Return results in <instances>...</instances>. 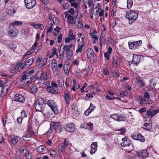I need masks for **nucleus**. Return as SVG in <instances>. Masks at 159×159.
Listing matches in <instances>:
<instances>
[{
    "mask_svg": "<svg viewBox=\"0 0 159 159\" xmlns=\"http://www.w3.org/2000/svg\"><path fill=\"white\" fill-rule=\"evenodd\" d=\"M138 14L134 11L129 10L126 12V17L129 20V23L131 24L138 18Z\"/></svg>",
    "mask_w": 159,
    "mask_h": 159,
    "instance_id": "obj_1",
    "label": "nucleus"
},
{
    "mask_svg": "<svg viewBox=\"0 0 159 159\" xmlns=\"http://www.w3.org/2000/svg\"><path fill=\"white\" fill-rule=\"evenodd\" d=\"M45 106L44 100L42 98H38L35 102V108L37 111L42 112Z\"/></svg>",
    "mask_w": 159,
    "mask_h": 159,
    "instance_id": "obj_2",
    "label": "nucleus"
},
{
    "mask_svg": "<svg viewBox=\"0 0 159 159\" xmlns=\"http://www.w3.org/2000/svg\"><path fill=\"white\" fill-rule=\"evenodd\" d=\"M33 77L32 75L28 74L26 72L23 73V74L22 75L20 81L22 82L26 81V84H28L31 82V80H33Z\"/></svg>",
    "mask_w": 159,
    "mask_h": 159,
    "instance_id": "obj_3",
    "label": "nucleus"
},
{
    "mask_svg": "<svg viewBox=\"0 0 159 159\" xmlns=\"http://www.w3.org/2000/svg\"><path fill=\"white\" fill-rule=\"evenodd\" d=\"M20 151L27 159H31L32 158V154L29 152L25 146H21L20 148Z\"/></svg>",
    "mask_w": 159,
    "mask_h": 159,
    "instance_id": "obj_4",
    "label": "nucleus"
},
{
    "mask_svg": "<svg viewBox=\"0 0 159 159\" xmlns=\"http://www.w3.org/2000/svg\"><path fill=\"white\" fill-rule=\"evenodd\" d=\"M24 2L26 7L28 9L33 8L36 3V0H24Z\"/></svg>",
    "mask_w": 159,
    "mask_h": 159,
    "instance_id": "obj_5",
    "label": "nucleus"
},
{
    "mask_svg": "<svg viewBox=\"0 0 159 159\" xmlns=\"http://www.w3.org/2000/svg\"><path fill=\"white\" fill-rule=\"evenodd\" d=\"M131 137L133 139L139 140L141 142H143L145 141L144 136L139 133L133 134H131Z\"/></svg>",
    "mask_w": 159,
    "mask_h": 159,
    "instance_id": "obj_6",
    "label": "nucleus"
},
{
    "mask_svg": "<svg viewBox=\"0 0 159 159\" xmlns=\"http://www.w3.org/2000/svg\"><path fill=\"white\" fill-rule=\"evenodd\" d=\"M120 63V58L116 56H114L113 57V60L112 65L113 67L118 68L119 67Z\"/></svg>",
    "mask_w": 159,
    "mask_h": 159,
    "instance_id": "obj_7",
    "label": "nucleus"
},
{
    "mask_svg": "<svg viewBox=\"0 0 159 159\" xmlns=\"http://www.w3.org/2000/svg\"><path fill=\"white\" fill-rule=\"evenodd\" d=\"M24 68H26L25 61H21L16 66H15V69L16 71H17L19 70L20 71Z\"/></svg>",
    "mask_w": 159,
    "mask_h": 159,
    "instance_id": "obj_8",
    "label": "nucleus"
},
{
    "mask_svg": "<svg viewBox=\"0 0 159 159\" xmlns=\"http://www.w3.org/2000/svg\"><path fill=\"white\" fill-rule=\"evenodd\" d=\"M13 99L14 101L22 103L24 102L25 100V98L23 96L18 94H16L15 95Z\"/></svg>",
    "mask_w": 159,
    "mask_h": 159,
    "instance_id": "obj_9",
    "label": "nucleus"
},
{
    "mask_svg": "<svg viewBox=\"0 0 159 159\" xmlns=\"http://www.w3.org/2000/svg\"><path fill=\"white\" fill-rule=\"evenodd\" d=\"M111 117L117 121H125L126 119L125 118L124 116L116 114L111 115Z\"/></svg>",
    "mask_w": 159,
    "mask_h": 159,
    "instance_id": "obj_10",
    "label": "nucleus"
},
{
    "mask_svg": "<svg viewBox=\"0 0 159 159\" xmlns=\"http://www.w3.org/2000/svg\"><path fill=\"white\" fill-rule=\"evenodd\" d=\"M66 130L70 132H73L75 130V125L72 123H70L65 126Z\"/></svg>",
    "mask_w": 159,
    "mask_h": 159,
    "instance_id": "obj_11",
    "label": "nucleus"
},
{
    "mask_svg": "<svg viewBox=\"0 0 159 159\" xmlns=\"http://www.w3.org/2000/svg\"><path fill=\"white\" fill-rule=\"evenodd\" d=\"M159 112L158 110H155L152 108H149L147 110L146 112V114L148 116H150L151 117H152L155 114H157Z\"/></svg>",
    "mask_w": 159,
    "mask_h": 159,
    "instance_id": "obj_12",
    "label": "nucleus"
},
{
    "mask_svg": "<svg viewBox=\"0 0 159 159\" xmlns=\"http://www.w3.org/2000/svg\"><path fill=\"white\" fill-rule=\"evenodd\" d=\"M65 17L67 19V22L70 24H74L75 21L73 17L68 13L66 14Z\"/></svg>",
    "mask_w": 159,
    "mask_h": 159,
    "instance_id": "obj_13",
    "label": "nucleus"
},
{
    "mask_svg": "<svg viewBox=\"0 0 159 159\" xmlns=\"http://www.w3.org/2000/svg\"><path fill=\"white\" fill-rule=\"evenodd\" d=\"M37 42H35L34 43V46H33L30 50L26 52L24 55L23 58H25L27 56L31 54L34 52V51H35V46H37Z\"/></svg>",
    "mask_w": 159,
    "mask_h": 159,
    "instance_id": "obj_14",
    "label": "nucleus"
},
{
    "mask_svg": "<svg viewBox=\"0 0 159 159\" xmlns=\"http://www.w3.org/2000/svg\"><path fill=\"white\" fill-rule=\"evenodd\" d=\"M122 142L121 143V145L123 147L129 146L131 144L130 140L127 139L126 138H122Z\"/></svg>",
    "mask_w": 159,
    "mask_h": 159,
    "instance_id": "obj_15",
    "label": "nucleus"
},
{
    "mask_svg": "<svg viewBox=\"0 0 159 159\" xmlns=\"http://www.w3.org/2000/svg\"><path fill=\"white\" fill-rule=\"evenodd\" d=\"M140 57L139 55H134L132 60V62L133 64L137 65L140 62Z\"/></svg>",
    "mask_w": 159,
    "mask_h": 159,
    "instance_id": "obj_16",
    "label": "nucleus"
},
{
    "mask_svg": "<svg viewBox=\"0 0 159 159\" xmlns=\"http://www.w3.org/2000/svg\"><path fill=\"white\" fill-rule=\"evenodd\" d=\"M87 55L88 58H90L93 57L94 58H96V55L93 50L91 48H89L87 51Z\"/></svg>",
    "mask_w": 159,
    "mask_h": 159,
    "instance_id": "obj_17",
    "label": "nucleus"
},
{
    "mask_svg": "<svg viewBox=\"0 0 159 159\" xmlns=\"http://www.w3.org/2000/svg\"><path fill=\"white\" fill-rule=\"evenodd\" d=\"M150 118L149 120L148 121L149 123H145L144 124V126L143 127V129L148 131H150L152 129V124L150 122Z\"/></svg>",
    "mask_w": 159,
    "mask_h": 159,
    "instance_id": "obj_18",
    "label": "nucleus"
},
{
    "mask_svg": "<svg viewBox=\"0 0 159 159\" xmlns=\"http://www.w3.org/2000/svg\"><path fill=\"white\" fill-rule=\"evenodd\" d=\"M137 80V83L139 87H142L144 85V83L142 80V78L139 76H137L136 78Z\"/></svg>",
    "mask_w": 159,
    "mask_h": 159,
    "instance_id": "obj_19",
    "label": "nucleus"
},
{
    "mask_svg": "<svg viewBox=\"0 0 159 159\" xmlns=\"http://www.w3.org/2000/svg\"><path fill=\"white\" fill-rule=\"evenodd\" d=\"M63 69L65 74L67 75H68L70 70V63L65 65L64 66Z\"/></svg>",
    "mask_w": 159,
    "mask_h": 159,
    "instance_id": "obj_20",
    "label": "nucleus"
},
{
    "mask_svg": "<svg viewBox=\"0 0 159 159\" xmlns=\"http://www.w3.org/2000/svg\"><path fill=\"white\" fill-rule=\"evenodd\" d=\"M73 46V44H70L69 45H64L63 49L64 52L65 51L66 53L72 51L71 50V48Z\"/></svg>",
    "mask_w": 159,
    "mask_h": 159,
    "instance_id": "obj_21",
    "label": "nucleus"
},
{
    "mask_svg": "<svg viewBox=\"0 0 159 159\" xmlns=\"http://www.w3.org/2000/svg\"><path fill=\"white\" fill-rule=\"evenodd\" d=\"M51 128H53L56 130L58 129V127H60V124L58 122H52L51 124Z\"/></svg>",
    "mask_w": 159,
    "mask_h": 159,
    "instance_id": "obj_22",
    "label": "nucleus"
},
{
    "mask_svg": "<svg viewBox=\"0 0 159 159\" xmlns=\"http://www.w3.org/2000/svg\"><path fill=\"white\" fill-rule=\"evenodd\" d=\"M81 126L85 129H92L93 127V124L91 123H87L82 125Z\"/></svg>",
    "mask_w": 159,
    "mask_h": 159,
    "instance_id": "obj_23",
    "label": "nucleus"
},
{
    "mask_svg": "<svg viewBox=\"0 0 159 159\" xmlns=\"http://www.w3.org/2000/svg\"><path fill=\"white\" fill-rule=\"evenodd\" d=\"M34 60L31 58L25 61L26 68L29 67L33 63Z\"/></svg>",
    "mask_w": 159,
    "mask_h": 159,
    "instance_id": "obj_24",
    "label": "nucleus"
},
{
    "mask_svg": "<svg viewBox=\"0 0 159 159\" xmlns=\"http://www.w3.org/2000/svg\"><path fill=\"white\" fill-rule=\"evenodd\" d=\"M77 107L76 106L72 105L71 107L72 112L75 116L79 115V112L77 110Z\"/></svg>",
    "mask_w": 159,
    "mask_h": 159,
    "instance_id": "obj_25",
    "label": "nucleus"
},
{
    "mask_svg": "<svg viewBox=\"0 0 159 159\" xmlns=\"http://www.w3.org/2000/svg\"><path fill=\"white\" fill-rule=\"evenodd\" d=\"M65 101L66 104H68L71 99L70 95L69 93H65L64 94Z\"/></svg>",
    "mask_w": 159,
    "mask_h": 159,
    "instance_id": "obj_26",
    "label": "nucleus"
},
{
    "mask_svg": "<svg viewBox=\"0 0 159 159\" xmlns=\"http://www.w3.org/2000/svg\"><path fill=\"white\" fill-rule=\"evenodd\" d=\"M75 38V36L73 34L69 35L68 37L66 38L65 40V43H67L69 42L70 40H73Z\"/></svg>",
    "mask_w": 159,
    "mask_h": 159,
    "instance_id": "obj_27",
    "label": "nucleus"
},
{
    "mask_svg": "<svg viewBox=\"0 0 159 159\" xmlns=\"http://www.w3.org/2000/svg\"><path fill=\"white\" fill-rule=\"evenodd\" d=\"M58 148L60 150L63 154H65L66 152V147L65 146L61 143L58 146Z\"/></svg>",
    "mask_w": 159,
    "mask_h": 159,
    "instance_id": "obj_28",
    "label": "nucleus"
},
{
    "mask_svg": "<svg viewBox=\"0 0 159 159\" xmlns=\"http://www.w3.org/2000/svg\"><path fill=\"white\" fill-rule=\"evenodd\" d=\"M47 104L50 108L57 105L56 103L53 100H48L47 102Z\"/></svg>",
    "mask_w": 159,
    "mask_h": 159,
    "instance_id": "obj_29",
    "label": "nucleus"
},
{
    "mask_svg": "<svg viewBox=\"0 0 159 159\" xmlns=\"http://www.w3.org/2000/svg\"><path fill=\"white\" fill-rule=\"evenodd\" d=\"M15 28H12V30L9 31V33L11 37H15L17 35V32L15 30Z\"/></svg>",
    "mask_w": 159,
    "mask_h": 159,
    "instance_id": "obj_30",
    "label": "nucleus"
},
{
    "mask_svg": "<svg viewBox=\"0 0 159 159\" xmlns=\"http://www.w3.org/2000/svg\"><path fill=\"white\" fill-rule=\"evenodd\" d=\"M19 137L14 136L11 139V140L13 145L16 144L17 142Z\"/></svg>",
    "mask_w": 159,
    "mask_h": 159,
    "instance_id": "obj_31",
    "label": "nucleus"
},
{
    "mask_svg": "<svg viewBox=\"0 0 159 159\" xmlns=\"http://www.w3.org/2000/svg\"><path fill=\"white\" fill-rule=\"evenodd\" d=\"M84 46V44H82L81 45L79 44L78 46V48L76 50V53L78 54L79 52H82V50L83 47Z\"/></svg>",
    "mask_w": 159,
    "mask_h": 159,
    "instance_id": "obj_32",
    "label": "nucleus"
},
{
    "mask_svg": "<svg viewBox=\"0 0 159 159\" xmlns=\"http://www.w3.org/2000/svg\"><path fill=\"white\" fill-rule=\"evenodd\" d=\"M139 155L143 157H146L148 156V153L147 151L143 150L140 152Z\"/></svg>",
    "mask_w": 159,
    "mask_h": 159,
    "instance_id": "obj_33",
    "label": "nucleus"
},
{
    "mask_svg": "<svg viewBox=\"0 0 159 159\" xmlns=\"http://www.w3.org/2000/svg\"><path fill=\"white\" fill-rule=\"evenodd\" d=\"M8 48L11 49L12 51H14L16 47V44L12 43H10L8 45Z\"/></svg>",
    "mask_w": 159,
    "mask_h": 159,
    "instance_id": "obj_34",
    "label": "nucleus"
},
{
    "mask_svg": "<svg viewBox=\"0 0 159 159\" xmlns=\"http://www.w3.org/2000/svg\"><path fill=\"white\" fill-rule=\"evenodd\" d=\"M30 89L31 92L33 93H35L37 91V88L34 84L31 85Z\"/></svg>",
    "mask_w": 159,
    "mask_h": 159,
    "instance_id": "obj_35",
    "label": "nucleus"
},
{
    "mask_svg": "<svg viewBox=\"0 0 159 159\" xmlns=\"http://www.w3.org/2000/svg\"><path fill=\"white\" fill-rule=\"evenodd\" d=\"M156 84V82L153 80L152 79L150 81L149 86L151 89H153L155 87Z\"/></svg>",
    "mask_w": 159,
    "mask_h": 159,
    "instance_id": "obj_36",
    "label": "nucleus"
},
{
    "mask_svg": "<svg viewBox=\"0 0 159 159\" xmlns=\"http://www.w3.org/2000/svg\"><path fill=\"white\" fill-rule=\"evenodd\" d=\"M52 111L54 112L55 114H57L59 113V111L57 107V105L53 106V107L51 108Z\"/></svg>",
    "mask_w": 159,
    "mask_h": 159,
    "instance_id": "obj_37",
    "label": "nucleus"
},
{
    "mask_svg": "<svg viewBox=\"0 0 159 159\" xmlns=\"http://www.w3.org/2000/svg\"><path fill=\"white\" fill-rule=\"evenodd\" d=\"M73 52L72 51L66 53V57L69 60H71L73 56Z\"/></svg>",
    "mask_w": 159,
    "mask_h": 159,
    "instance_id": "obj_38",
    "label": "nucleus"
},
{
    "mask_svg": "<svg viewBox=\"0 0 159 159\" xmlns=\"http://www.w3.org/2000/svg\"><path fill=\"white\" fill-rule=\"evenodd\" d=\"M133 42L134 46V48L136 49L141 44L142 41L141 40H139V41Z\"/></svg>",
    "mask_w": 159,
    "mask_h": 159,
    "instance_id": "obj_39",
    "label": "nucleus"
},
{
    "mask_svg": "<svg viewBox=\"0 0 159 159\" xmlns=\"http://www.w3.org/2000/svg\"><path fill=\"white\" fill-rule=\"evenodd\" d=\"M5 139L3 138V136L0 135V146L2 147H3L4 145L5 144Z\"/></svg>",
    "mask_w": 159,
    "mask_h": 159,
    "instance_id": "obj_40",
    "label": "nucleus"
},
{
    "mask_svg": "<svg viewBox=\"0 0 159 159\" xmlns=\"http://www.w3.org/2000/svg\"><path fill=\"white\" fill-rule=\"evenodd\" d=\"M45 147L44 146L42 145L39 146L37 148V151L39 152H43L44 150Z\"/></svg>",
    "mask_w": 159,
    "mask_h": 159,
    "instance_id": "obj_41",
    "label": "nucleus"
},
{
    "mask_svg": "<svg viewBox=\"0 0 159 159\" xmlns=\"http://www.w3.org/2000/svg\"><path fill=\"white\" fill-rule=\"evenodd\" d=\"M7 10L8 14L11 15H13L16 12L13 8H11L10 10L9 7L8 8Z\"/></svg>",
    "mask_w": 159,
    "mask_h": 159,
    "instance_id": "obj_42",
    "label": "nucleus"
},
{
    "mask_svg": "<svg viewBox=\"0 0 159 159\" xmlns=\"http://www.w3.org/2000/svg\"><path fill=\"white\" fill-rule=\"evenodd\" d=\"M36 29H40L41 30H43L44 28V27L42 25L40 24H35V27H34Z\"/></svg>",
    "mask_w": 159,
    "mask_h": 159,
    "instance_id": "obj_43",
    "label": "nucleus"
},
{
    "mask_svg": "<svg viewBox=\"0 0 159 159\" xmlns=\"http://www.w3.org/2000/svg\"><path fill=\"white\" fill-rule=\"evenodd\" d=\"M47 60L48 58H44L42 60H41V62L40 63V65H41L40 67L42 66H43L46 64Z\"/></svg>",
    "mask_w": 159,
    "mask_h": 159,
    "instance_id": "obj_44",
    "label": "nucleus"
},
{
    "mask_svg": "<svg viewBox=\"0 0 159 159\" xmlns=\"http://www.w3.org/2000/svg\"><path fill=\"white\" fill-rule=\"evenodd\" d=\"M43 78L44 80H48L50 78L49 72H46L45 73L44 75L43 76Z\"/></svg>",
    "mask_w": 159,
    "mask_h": 159,
    "instance_id": "obj_45",
    "label": "nucleus"
},
{
    "mask_svg": "<svg viewBox=\"0 0 159 159\" xmlns=\"http://www.w3.org/2000/svg\"><path fill=\"white\" fill-rule=\"evenodd\" d=\"M97 142H93L91 145V148L94 149H95L96 150H97Z\"/></svg>",
    "mask_w": 159,
    "mask_h": 159,
    "instance_id": "obj_46",
    "label": "nucleus"
},
{
    "mask_svg": "<svg viewBox=\"0 0 159 159\" xmlns=\"http://www.w3.org/2000/svg\"><path fill=\"white\" fill-rule=\"evenodd\" d=\"M22 22L20 21H16L11 23V24L13 26H16L18 25H20L22 24Z\"/></svg>",
    "mask_w": 159,
    "mask_h": 159,
    "instance_id": "obj_47",
    "label": "nucleus"
},
{
    "mask_svg": "<svg viewBox=\"0 0 159 159\" xmlns=\"http://www.w3.org/2000/svg\"><path fill=\"white\" fill-rule=\"evenodd\" d=\"M113 76L117 78L119 76V72L117 70H115L112 73Z\"/></svg>",
    "mask_w": 159,
    "mask_h": 159,
    "instance_id": "obj_48",
    "label": "nucleus"
},
{
    "mask_svg": "<svg viewBox=\"0 0 159 159\" xmlns=\"http://www.w3.org/2000/svg\"><path fill=\"white\" fill-rule=\"evenodd\" d=\"M90 35L91 37L93 39L96 40H98V37L96 34H94L93 33H90Z\"/></svg>",
    "mask_w": 159,
    "mask_h": 159,
    "instance_id": "obj_49",
    "label": "nucleus"
},
{
    "mask_svg": "<svg viewBox=\"0 0 159 159\" xmlns=\"http://www.w3.org/2000/svg\"><path fill=\"white\" fill-rule=\"evenodd\" d=\"M139 99L140 102V103H142L146 104L147 102H146L147 100L145 99V98L141 97L139 98Z\"/></svg>",
    "mask_w": 159,
    "mask_h": 159,
    "instance_id": "obj_50",
    "label": "nucleus"
},
{
    "mask_svg": "<svg viewBox=\"0 0 159 159\" xmlns=\"http://www.w3.org/2000/svg\"><path fill=\"white\" fill-rule=\"evenodd\" d=\"M46 90L48 92H50L53 94H56L57 93V92L55 90H52L49 89H47Z\"/></svg>",
    "mask_w": 159,
    "mask_h": 159,
    "instance_id": "obj_51",
    "label": "nucleus"
},
{
    "mask_svg": "<svg viewBox=\"0 0 159 159\" xmlns=\"http://www.w3.org/2000/svg\"><path fill=\"white\" fill-rule=\"evenodd\" d=\"M58 84L60 87H62L64 85V81L63 80H58Z\"/></svg>",
    "mask_w": 159,
    "mask_h": 159,
    "instance_id": "obj_52",
    "label": "nucleus"
},
{
    "mask_svg": "<svg viewBox=\"0 0 159 159\" xmlns=\"http://www.w3.org/2000/svg\"><path fill=\"white\" fill-rule=\"evenodd\" d=\"M119 131H120V134H123L126 132V130L125 128H121L118 130Z\"/></svg>",
    "mask_w": 159,
    "mask_h": 159,
    "instance_id": "obj_53",
    "label": "nucleus"
},
{
    "mask_svg": "<svg viewBox=\"0 0 159 159\" xmlns=\"http://www.w3.org/2000/svg\"><path fill=\"white\" fill-rule=\"evenodd\" d=\"M63 8L64 9H67L69 7V5L68 3H66L65 4H63L62 5Z\"/></svg>",
    "mask_w": 159,
    "mask_h": 159,
    "instance_id": "obj_54",
    "label": "nucleus"
},
{
    "mask_svg": "<svg viewBox=\"0 0 159 159\" xmlns=\"http://www.w3.org/2000/svg\"><path fill=\"white\" fill-rule=\"evenodd\" d=\"M95 108V107L94 106L92 103H91L90 104V106L88 108V109L89 110V111H90L91 112Z\"/></svg>",
    "mask_w": 159,
    "mask_h": 159,
    "instance_id": "obj_55",
    "label": "nucleus"
},
{
    "mask_svg": "<svg viewBox=\"0 0 159 159\" xmlns=\"http://www.w3.org/2000/svg\"><path fill=\"white\" fill-rule=\"evenodd\" d=\"M30 136L26 135L23 137V140L24 141H29L30 140Z\"/></svg>",
    "mask_w": 159,
    "mask_h": 159,
    "instance_id": "obj_56",
    "label": "nucleus"
},
{
    "mask_svg": "<svg viewBox=\"0 0 159 159\" xmlns=\"http://www.w3.org/2000/svg\"><path fill=\"white\" fill-rule=\"evenodd\" d=\"M83 26V25L79 21L77 25V27L78 28H81Z\"/></svg>",
    "mask_w": 159,
    "mask_h": 159,
    "instance_id": "obj_57",
    "label": "nucleus"
},
{
    "mask_svg": "<svg viewBox=\"0 0 159 159\" xmlns=\"http://www.w3.org/2000/svg\"><path fill=\"white\" fill-rule=\"evenodd\" d=\"M103 72L106 75H108L109 74V71L105 68L103 69Z\"/></svg>",
    "mask_w": 159,
    "mask_h": 159,
    "instance_id": "obj_58",
    "label": "nucleus"
},
{
    "mask_svg": "<svg viewBox=\"0 0 159 159\" xmlns=\"http://www.w3.org/2000/svg\"><path fill=\"white\" fill-rule=\"evenodd\" d=\"M62 35L60 34L59 36L57 39V42L59 43H60L61 42L62 40Z\"/></svg>",
    "mask_w": 159,
    "mask_h": 159,
    "instance_id": "obj_59",
    "label": "nucleus"
},
{
    "mask_svg": "<svg viewBox=\"0 0 159 159\" xmlns=\"http://www.w3.org/2000/svg\"><path fill=\"white\" fill-rule=\"evenodd\" d=\"M143 97L144 98L148 99L150 97V95L148 93L145 92L143 94Z\"/></svg>",
    "mask_w": 159,
    "mask_h": 159,
    "instance_id": "obj_60",
    "label": "nucleus"
},
{
    "mask_svg": "<svg viewBox=\"0 0 159 159\" xmlns=\"http://www.w3.org/2000/svg\"><path fill=\"white\" fill-rule=\"evenodd\" d=\"M68 12L70 13L71 15H73L75 13L74 9L73 8H70L68 11Z\"/></svg>",
    "mask_w": 159,
    "mask_h": 159,
    "instance_id": "obj_61",
    "label": "nucleus"
},
{
    "mask_svg": "<svg viewBox=\"0 0 159 159\" xmlns=\"http://www.w3.org/2000/svg\"><path fill=\"white\" fill-rule=\"evenodd\" d=\"M51 85V86H52L53 87L57 88L58 87V85L57 84L53 81L52 82Z\"/></svg>",
    "mask_w": 159,
    "mask_h": 159,
    "instance_id": "obj_62",
    "label": "nucleus"
},
{
    "mask_svg": "<svg viewBox=\"0 0 159 159\" xmlns=\"http://www.w3.org/2000/svg\"><path fill=\"white\" fill-rule=\"evenodd\" d=\"M129 48L130 49H132L134 48V45L133 42H129Z\"/></svg>",
    "mask_w": 159,
    "mask_h": 159,
    "instance_id": "obj_63",
    "label": "nucleus"
},
{
    "mask_svg": "<svg viewBox=\"0 0 159 159\" xmlns=\"http://www.w3.org/2000/svg\"><path fill=\"white\" fill-rule=\"evenodd\" d=\"M51 66H52V69L53 71V72L57 70V66L51 65Z\"/></svg>",
    "mask_w": 159,
    "mask_h": 159,
    "instance_id": "obj_64",
    "label": "nucleus"
}]
</instances>
